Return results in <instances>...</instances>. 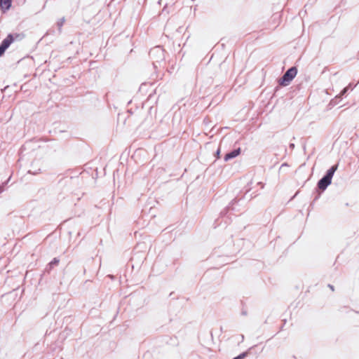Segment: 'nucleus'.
<instances>
[{
    "mask_svg": "<svg viewBox=\"0 0 359 359\" xmlns=\"http://www.w3.org/2000/svg\"><path fill=\"white\" fill-rule=\"evenodd\" d=\"M252 181L250 182L245 187V192L241 197L236 196L234 198L231 203L222 210L220 212L222 217L226 215L230 211L238 212L244 209L246 205V195L251 190L250 184Z\"/></svg>",
    "mask_w": 359,
    "mask_h": 359,
    "instance_id": "obj_1",
    "label": "nucleus"
},
{
    "mask_svg": "<svg viewBox=\"0 0 359 359\" xmlns=\"http://www.w3.org/2000/svg\"><path fill=\"white\" fill-rule=\"evenodd\" d=\"M338 168V163L332 165L326 170L323 176L318 181L313 194H322L332 184L333 176Z\"/></svg>",
    "mask_w": 359,
    "mask_h": 359,
    "instance_id": "obj_2",
    "label": "nucleus"
},
{
    "mask_svg": "<svg viewBox=\"0 0 359 359\" xmlns=\"http://www.w3.org/2000/svg\"><path fill=\"white\" fill-rule=\"evenodd\" d=\"M297 72L298 69L296 66L288 68L283 76L278 79V85L274 88V93L276 94L280 90V87L289 86L296 77Z\"/></svg>",
    "mask_w": 359,
    "mask_h": 359,
    "instance_id": "obj_3",
    "label": "nucleus"
},
{
    "mask_svg": "<svg viewBox=\"0 0 359 359\" xmlns=\"http://www.w3.org/2000/svg\"><path fill=\"white\" fill-rule=\"evenodd\" d=\"M149 55L155 69L158 68V65L161 67V63L165 62V50L161 46L151 48Z\"/></svg>",
    "mask_w": 359,
    "mask_h": 359,
    "instance_id": "obj_4",
    "label": "nucleus"
},
{
    "mask_svg": "<svg viewBox=\"0 0 359 359\" xmlns=\"http://www.w3.org/2000/svg\"><path fill=\"white\" fill-rule=\"evenodd\" d=\"M15 41L13 33H9L7 34L5 39H4L0 43V57L4 55L6 50L9 46Z\"/></svg>",
    "mask_w": 359,
    "mask_h": 359,
    "instance_id": "obj_5",
    "label": "nucleus"
},
{
    "mask_svg": "<svg viewBox=\"0 0 359 359\" xmlns=\"http://www.w3.org/2000/svg\"><path fill=\"white\" fill-rule=\"evenodd\" d=\"M241 152V149L240 147L235 148L230 151L227 152L224 156V161L227 162L233 158H235L238 155H240Z\"/></svg>",
    "mask_w": 359,
    "mask_h": 359,
    "instance_id": "obj_6",
    "label": "nucleus"
},
{
    "mask_svg": "<svg viewBox=\"0 0 359 359\" xmlns=\"http://www.w3.org/2000/svg\"><path fill=\"white\" fill-rule=\"evenodd\" d=\"M12 6V0H0V10L2 13H6Z\"/></svg>",
    "mask_w": 359,
    "mask_h": 359,
    "instance_id": "obj_7",
    "label": "nucleus"
},
{
    "mask_svg": "<svg viewBox=\"0 0 359 359\" xmlns=\"http://www.w3.org/2000/svg\"><path fill=\"white\" fill-rule=\"evenodd\" d=\"M60 263V259L58 257H54L46 266L44 272L50 273L52 269L58 266Z\"/></svg>",
    "mask_w": 359,
    "mask_h": 359,
    "instance_id": "obj_8",
    "label": "nucleus"
},
{
    "mask_svg": "<svg viewBox=\"0 0 359 359\" xmlns=\"http://www.w3.org/2000/svg\"><path fill=\"white\" fill-rule=\"evenodd\" d=\"M257 345H254L250 347L247 351H243L238 354L237 356L233 358L232 359H245L248 355L252 353V351L257 347Z\"/></svg>",
    "mask_w": 359,
    "mask_h": 359,
    "instance_id": "obj_9",
    "label": "nucleus"
},
{
    "mask_svg": "<svg viewBox=\"0 0 359 359\" xmlns=\"http://www.w3.org/2000/svg\"><path fill=\"white\" fill-rule=\"evenodd\" d=\"M342 100V97H340L339 95H336L334 98H332L329 104H328V107L330 109L334 107V106H336L337 104H338Z\"/></svg>",
    "mask_w": 359,
    "mask_h": 359,
    "instance_id": "obj_10",
    "label": "nucleus"
},
{
    "mask_svg": "<svg viewBox=\"0 0 359 359\" xmlns=\"http://www.w3.org/2000/svg\"><path fill=\"white\" fill-rule=\"evenodd\" d=\"M313 195L314 196H313V201L311 202V203L308 208L309 212H310L313 208L315 203L320 198V194H313Z\"/></svg>",
    "mask_w": 359,
    "mask_h": 359,
    "instance_id": "obj_11",
    "label": "nucleus"
},
{
    "mask_svg": "<svg viewBox=\"0 0 359 359\" xmlns=\"http://www.w3.org/2000/svg\"><path fill=\"white\" fill-rule=\"evenodd\" d=\"M348 92L349 87H345L341 90V92L338 95L343 98V97L346 96Z\"/></svg>",
    "mask_w": 359,
    "mask_h": 359,
    "instance_id": "obj_12",
    "label": "nucleus"
},
{
    "mask_svg": "<svg viewBox=\"0 0 359 359\" xmlns=\"http://www.w3.org/2000/svg\"><path fill=\"white\" fill-rule=\"evenodd\" d=\"M15 41L18 40L20 41L25 36L24 34L22 33H13Z\"/></svg>",
    "mask_w": 359,
    "mask_h": 359,
    "instance_id": "obj_13",
    "label": "nucleus"
},
{
    "mask_svg": "<svg viewBox=\"0 0 359 359\" xmlns=\"http://www.w3.org/2000/svg\"><path fill=\"white\" fill-rule=\"evenodd\" d=\"M219 146H221V144ZM214 156L215 157L216 159L220 158V157H221V148H220V147H219L218 149L215 152Z\"/></svg>",
    "mask_w": 359,
    "mask_h": 359,
    "instance_id": "obj_14",
    "label": "nucleus"
},
{
    "mask_svg": "<svg viewBox=\"0 0 359 359\" xmlns=\"http://www.w3.org/2000/svg\"><path fill=\"white\" fill-rule=\"evenodd\" d=\"M64 22H65V18H61L59 22H57V26L62 27L63 25Z\"/></svg>",
    "mask_w": 359,
    "mask_h": 359,
    "instance_id": "obj_15",
    "label": "nucleus"
},
{
    "mask_svg": "<svg viewBox=\"0 0 359 359\" xmlns=\"http://www.w3.org/2000/svg\"><path fill=\"white\" fill-rule=\"evenodd\" d=\"M241 314L242 316H248V311H247V309H243L241 310Z\"/></svg>",
    "mask_w": 359,
    "mask_h": 359,
    "instance_id": "obj_16",
    "label": "nucleus"
},
{
    "mask_svg": "<svg viewBox=\"0 0 359 359\" xmlns=\"http://www.w3.org/2000/svg\"><path fill=\"white\" fill-rule=\"evenodd\" d=\"M40 169H39L38 170L36 171H34V172H32V170H29L28 171V173H30V174H32V175H36L38 174L39 172H40Z\"/></svg>",
    "mask_w": 359,
    "mask_h": 359,
    "instance_id": "obj_17",
    "label": "nucleus"
},
{
    "mask_svg": "<svg viewBox=\"0 0 359 359\" xmlns=\"http://www.w3.org/2000/svg\"><path fill=\"white\" fill-rule=\"evenodd\" d=\"M346 87H349V91L353 90L355 88V86L352 83H349Z\"/></svg>",
    "mask_w": 359,
    "mask_h": 359,
    "instance_id": "obj_18",
    "label": "nucleus"
},
{
    "mask_svg": "<svg viewBox=\"0 0 359 359\" xmlns=\"http://www.w3.org/2000/svg\"><path fill=\"white\" fill-rule=\"evenodd\" d=\"M4 186H5L4 183L2 184H0V194L4 191Z\"/></svg>",
    "mask_w": 359,
    "mask_h": 359,
    "instance_id": "obj_19",
    "label": "nucleus"
},
{
    "mask_svg": "<svg viewBox=\"0 0 359 359\" xmlns=\"http://www.w3.org/2000/svg\"><path fill=\"white\" fill-rule=\"evenodd\" d=\"M327 287L332 290V291H334V285H331V284H328L327 285Z\"/></svg>",
    "mask_w": 359,
    "mask_h": 359,
    "instance_id": "obj_20",
    "label": "nucleus"
},
{
    "mask_svg": "<svg viewBox=\"0 0 359 359\" xmlns=\"http://www.w3.org/2000/svg\"><path fill=\"white\" fill-rule=\"evenodd\" d=\"M257 184H258V185H259V186H261V188H262V189H263V188H264V184L263 182H259L257 183Z\"/></svg>",
    "mask_w": 359,
    "mask_h": 359,
    "instance_id": "obj_21",
    "label": "nucleus"
},
{
    "mask_svg": "<svg viewBox=\"0 0 359 359\" xmlns=\"http://www.w3.org/2000/svg\"><path fill=\"white\" fill-rule=\"evenodd\" d=\"M289 147L291 148V149H294V143H290Z\"/></svg>",
    "mask_w": 359,
    "mask_h": 359,
    "instance_id": "obj_22",
    "label": "nucleus"
},
{
    "mask_svg": "<svg viewBox=\"0 0 359 359\" xmlns=\"http://www.w3.org/2000/svg\"><path fill=\"white\" fill-rule=\"evenodd\" d=\"M257 195V194H256V195H255V196H253L251 194V195L250 196V198H248V201H251V200H252L254 197H255Z\"/></svg>",
    "mask_w": 359,
    "mask_h": 359,
    "instance_id": "obj_23",
    "label": "nucleus"
},
{
    "mask_svg": "<svg viewBox=\"0 0 359 359\" xmlns=\"http://www.w3.org/2000/svg\"><path fill=\"white\" fill-rule=\"evenodd\" d=\"M240 339H241V341H243V340H244V335L243 334H241Z\"/></svg>",
    "mask_w": 359,
    "mask_h": 359,
    "instance_id": "obj_24",
    "label": "nucleus"
},
{
    "mask_svg": "<svg viewBox=\"0 0 359 359\" xmlns=\"http://www.w3.org/2000/svg\"><path fill=\"white\" fill-rule=\"evenodd\" d=\"M240 339H241V341H243V340H244V335L243 334H241Z\"/></svg>",
    "mask_w": 359,
    "mask_h": 359,
    "instance_id": "obj_25",
    "label": "nucleus"
},
{
    "mask_svg": "<svg viewBox=\"0 0 359 359\" xmlns=\"http://www.w3.org/2000/svg\"><path fill=\"white\" fill-rule=\"evenodd\" d=\"M206 120H207V118H204V120H203V122H204L205 123H208V121H206Z\"/></svg>",
    "mask_w": 359,
    "mask_h": 359,
    "instance_id": "obj_26",
    "label": "nucleus"
},
{
    "mask_svg": "<svg viewBox=\"0 0 359 359\" xmlns=\"http://www.w3.org/2000/svg\"><path fill=\"white\" fill-rule=\"evenodd\" d=\"M206 120H207V118H204V120H203V122H204L205 123H208V121H206Z\"/></svg>",
    "mask_w": 359,
    "mask_h": 359,
    "instance_id": "obj_27",
    "label": "nucleus"
},
{
    "mask_svg": "<svg viewBox=\"0 0 359 359\" xmlns=\"http://www.w3.org/2000/svg\"><path fill=\"white\" fill-rule=\"evenodd\" d=\"M299 191H297V193H295V194L293 196L292 198H294L297 194H298Z\"/></svg>",
    "mask_w": 359,
    "mask_h": 359,
    "instance_id": "obj_28",
    "label": "nucleus"
},
{
    "mask_svg": "<svg viewBox=\"0 0 359 359\" xmlns=\"http://www.w3.org/2000/svg\"><path fill=\"white\" fill-rule=\"evenodd\" d=\"M220 331L222 332H223V327L221 326L220 327Z\"/></svg>",
    "mask_w": 359,
    "mask_h": 359,
    "instance_id": "obj_29",
    "label": "nucleus"
},
{
    "mask_svg": "<svg viewBox=\"0 0 359 359\" xmlns=\"http://www.w3.org/2000/svg\"><path fill=\"white\" fill-rule=\"evenodd\" d=\"M286 165H287V163H283V164L282 165V166H283V165H284V166H286Z\"/></svg>",
    "mask_w": 359,
    "mask_h": 359,
    "instance_id": "obj_30",
    "label": "nucleus"
}]
</instances>
